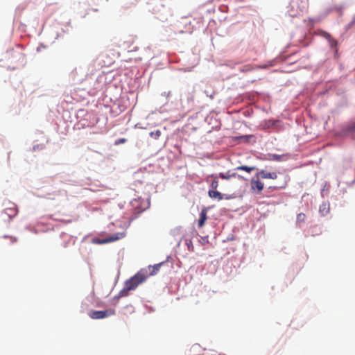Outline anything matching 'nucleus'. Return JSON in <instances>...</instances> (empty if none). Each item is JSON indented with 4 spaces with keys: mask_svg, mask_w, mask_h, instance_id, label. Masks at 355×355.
I'll return each instance as SVG.
<instances>
[{
    "mask_svg": "<svg viewBox=\"0 0 355 355\" xmlns=\"http://www.w3.org/2000/svg\"><path fill=\"white\" fill-rule=\"evenodd\" d=\"M291 9L288 10L291 17H297L306 11L309 7L308 0H291Z\"/></svg>",
    "mask_w": 355,
    "mask_h": 355,
    "instance_id": "obj_1",
    "label": "nucleus"
},
{
    "mask_svg": "<svg viewBox=\"0 0 355 355\" xmlns=\"http://www.w3.org/2000/svg\"><path fill=\"white\" fill-rule=\"evenodd\" d=\"M147 279V275L146 272L139 271L133 277L127 280L125 284L127 286V289L130 291L135 290L139 284L144 282Z\"/></svg>",
    "mask_w": 355,
    "mask_h": 355,
    "instance_id": "obj_2",
    "label": "nucleus"
},
{
    "mask_svg": "<svg viewBox=\"0 0 355 355\" xmlns=\"http://www.w3.org/2000/svg\"><path fill=\"white\" fill-rule=\"evenodd\" d=\"M115 314V310L110 309L104 311H91L89 316L94 320L103 319Z\"/></svg>",
    "mask_w": 355,
    "mask_h": 355,
    "instance_id": "obj_3",
    "label": "nucleus"
},
{
    "mask_svg": "<svg viewBox=\"0 0 355 355\" xmlns=\"http://www.w3.org/2000/svg\"><path fill=\"white\" fill-rule=\"evenodd\" d=\"M18 210L14 203L8 202V207L4 209V213L8 216L9 219L12 218L17 214Z\"/></svg>",
    "mask_w": 355,
    "mask_h": 355,
    "instance_id": "obj_4",
    "label": "nucleus"
},
{
    "mask_svg": "<svg viewBox=\"0 0 355 355\" xmlns=\"http://www.w3.org/2000/svg\"><path fill=\"white\" fill-rule=\"evenodd\" d=\"M125 234L124 232H119L116 234H114L108 238L105 239L103 241H101L98 242V243H106L110 242H113L117 240H119L125 236Z\"/></svg>",
    "mask_w": 355,
    "mask_h": 355,
    "instance_id": "obj_5",
    "label": "nucleus"
},
{
    "mask_svg": "<svg viewBox=\"0 0 355 355\" xmlns=\"http://www.w3.org/2000/svg\"><path fill=\"white\" fill-rule=\"evenodd\" d=\"M342 133L347 135L349 133H355V120L349 122L347 125H344L342 128Z\"/></svg>",
    "mask_w": 355,
    "mask_h": 355,
    "instance_id": "obj_6",
    "label": "nucleus"
},
{
    "mask_svg": "<svg viewBox=\"0 0 355 355\" xmlns=\"http://www.w3.org/2000/svg\"><path fill=\"white\" fill-rule=\"evenodd\" d=\"M251 189L253 191L259 193L263 189V183H262L259 179L252 180L251 182Z\"/></svg>",
    "mask_w": 355,
    "mask_h": 355,
    "instance_id": "obj_7",
    "label": "nucleus"
},
{
    "mask_svg": "<svg viewBox=\"0 0 355 355\" xmlns=\"http://www.w3.org/2000/svg\"><path fill=\"white\" fill-rule=\"evenodd\" d=\"M269 159L272 161H284L288 159L289 156L288 155H277V154H268Z\"/></svg>",
    "mask_w": 355,
    "mask_h": 355,
    "instance_id": "obj_8",
    "label": "nucleus"
},
{
    "mask_svg": "<svg viewBox=\"0 0 355 355\" xmlns=\"http://www.w3.org/2000/svg\"><path fill=\"white\" fill-rule=\"evenodd\" d=\"M207 209L203 208L200 214V218L198 220V227H202L207 220Z\"/></svg>",
    "mask_w": 355,
    "mask_h": 355,
    "instance_id": "obj_9",
    "label": "nucleus"
},
{
    "mask_svg": "<svg viewBox=\"0 0 355 355\" xmlns=\"http://www.w3.org/2000/svg\"><path fill=\"white\" fill-rule=\"evenodd\" d=\"M319 211L322 216L327 215L329 211V205L327 203H322L320 206Z\"/></svg>",
    "mask_w": 355,
    "mask_h": 355,
    "instance_id": "obj_10",
    "label": "nucleus"
},
{
    "mask_svg": "<svg viewBox=\"0 0 355 355\" xmlns=\"http://www.w3.org/2000/svg\"><path fill=\"white\" fill-rule=\"evenodd\" d=\"M208 193L209 196L211 198H218V200L223 199L222 194L217 191L209 190Z\"/></svg>",
    "mask_w": 355,
    "mask_h": 355,
    "instance_id": "obj_11",
    "label": "nucleus"
},
{
    "mask_svg": "<svg viewBox=\"0 0 355 355\" xmlns=\"http://www.w3.org/2000/svg\"><path fill=\"white\" fill-rule=\"evenodd\" d=\"M129 291H130V289H127V286L125 284V287L119 293L117 297L120 298V297L128 296Z\"/></svg>",
    "mask_w": 355,
    "mask_h": 355,
    "instance_id": "obj_12",
    "label": "nucleus"
},
{
    "mask_svg": "<svg viewBox=\"0 0 355 355\" xmlns=\"http://www.w3.org/2000/svg\"><path fill=\"white\" fill-rule=\"evenodd\" d=\"M236 169L245 171L246 172L250 173L252 171H254L256 169V168L254 166L250 167V166H239Z\"/></svg>",
    "mask_w": 355,
    "mask_h": 355,
    "instance_id": "obj_13",
    "label": "nucleus"
},
{
    "mask_svg": "<svg viewBox=\"0 0 355 355\" xmlns=\"http://www.w3.org/2000/svg\"><path fill=\"white\" fill-rule=\"evenodd\" d=\"M162 132L159 130H157L155 131L151 132L150 133V135L151 137L154 138L155 139H157L161 136Z\"/></svg>",
    "mask_w": 355,
    "mask_h": 355,
    "instance_id": "obj_14",
    "label": "nucleus"
},
{
    "mask_svg": "<svg viewBox=\"0 0 355 355\" xmlns=\"http://www.w3.org/2000/svg\"><path fill=\"white\" fill-rule=\"evenodd\" d=\"M306 218V215L303 213H300L297 216V223H303L304 222Z\"/></svg>",
    "mask_w": 355,
    "mask_h": 355,
    "instance_id": "obj_15",
    "label": "nucleus"
},
{
    "mask_svg": "<svg viewBox=\"0 0 355 355\" xmlns=\"http://www.w3.org/2000/svg\"><path fill=\"white\" fill-rule=\"evenodd\" d=\"M252 69V67L251 65H245L241 69V71H243V72H247V71H250Z\"/></svg>",
    "mask_w": 355,
    "mask_h": 355,
    "instance_id": "obj_16",
    "label": "nucleus"
},
{
    "mask_svg": "<svg viewBox=\"0 0 355 355\" xmlns=\"http://www.w3.org/2000/svg\"><path fill=\"white\" fill-rule=\"evenodd\" d=\"M322 35H323L325 38H327V39L329 40L331 42L336 43V42L334 40H331V35H330L328 33H327V32H323V33H322Z\"/></svg>",
    "mask_w": 355,
    "mask_h": 355,
    "instance_id": "obj_17",
    "label": "nucleus"
},
{
    "mask_svg": "<svg viewBox=\"0 0 355 355\" xmlns=\"http://www.w3.org/2000/svg\"><path fill=\"white\" fill-rule=\"evenodd\" d=\"M125 141H126V139L121 138V139H119L115 141L114 145L118 146V145L125 143Z\"/></svg>",
    "mask_w": 355,
    "mask_h": 355,
    "instance_id": "obj_18",
    "label": "nucleus"
},
{
    "mask_svg": "<svg viewBox=\"0 0 355 355\" xmlns=\"http://www.w3.org/2000/svg\"><path fill=\"white\" fill-rule=\"evenodd\" d=\"M3 237L4 238H9L11 243H16L17 241V239L16 237L12 236H6V235H5Z\"/></svg>",
    "mask_w": 355,
    "mask_h": 355,
    "instance_id": "obj_19",
    "label": "nucleus"
},
{
    "mask_svg": "<svg viewBox=\"0 0 355 355\" xmlns=\"http://www.w3.org/2000/svg\"><path fill=\"white\" fill-rule=\"evenodd\" d=\"M218 185V181L216 180H214L211 183V187L212 189H216Z\"/></svg>",
    "mask_w": 355,
    "mask_h": 355,
    "instance_id": "obj_20",
    "label": "nucleus"
},
{
    "mask_svg": "<svg viewBox=\"0 0 355 355\" xmlns=\"http://www.w3.org/2000/svg\"><path fill=\"white\" fill-rule=\"evenodd\" d=\"M257 178H272L271 177V175L270 173H261V177H259V175H257Z\"/></svg>",
    "mask_w": 355,
    "mask_h": 355,
    "instance_id": "obj_21",
    "label": "nucleus"
},
{
    "mask_svg": "<svg viewBox=\"0 0 355 355\" xmlns=\"http://www.w3.org/2000/svg\"><path fill=\"white\" fill-rule=\"evenodd\" d=\"M162 265V263H159V264H155L154 266H153V271L154 272H156V271H158L159 270V268H160V266Z\"/></svg>",
    "mask_w": 355,
    "mask_h": 355,
    "instance_id": "obj_22",
    "label": "nucleus"
},
{
    "mask_svg": "<svg viewBox=\"0 0 355 355\" xmlns=\"http://www.w3.org/2000/svg\"><path fill=\"white\" fill-rule=\"evenodd\" d=\"M236 174L235 173H233L232 175H231L230 176H235Z\"/></svg>",
    "mask_w": 355,
    "mask_h": 355,
    "instance_id": "obj_23",
    "label": "nucleus"
},
{
    "mask_svg": "<svg viewBox=\"0 0 355 355\" xmlns=\"http://www.w3.org/2000/svg\"><path fill=\"white\" fill-rule=\"evenodd\" d=\"M209 96H210V98H211L214 97V96H213V95H210Z\"/></svg>",
    "mask_w": 355,
    "mask_h": 355,
    "instance_id": "obj_24",
    "label": "nucleus"
},
{
    "mask_svg": "<svg viewBox=\"0 0 355 355\" xmlns=\"http://www.w3.org/2000/svg\"><path fill=\"white\" fill-rule=\"evenodd\" d=\"M221 178H226V177H225V176H224V175H222V176H221Z\"/></svg>",
    "mask_w": 355,
    "mask_h": 355,
    "instance_id": "obj_25",
    "label": "nucleus"
}]
</instances>
